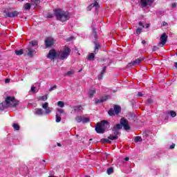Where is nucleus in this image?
<instances>
[{
  "label": "nucleus",
  "mask_w": 177,
  "mask_h": 177,
  "mask_svg": "<svg viewBox=\"0 0 177 177\" xmlns=\"http://www.w3.org/2000/svg\"><path fill=\"white\" fill-rule=\"evenodd\" d=\"M20 105V101L16 100L13 96H7L5 101L0 104V110L3 111L6 109H9V107H12L15 109Z\"/></svg>",
  "instance_id": "1"
},
{
  "label": "nucleus",
  "mask_w": 177,
  "mask_h": 177,
  "mask_svg": "<svg viewBox=\"0 0 177 177\" xmlns=\"http://www.w3.org/2000/svg\"><path fill=\"white\" fill-rule=\"evenodd\" d=\"M122 127L125 131H129V129H131V127H129V122L127 119L124 118L120 119V124H117L113 127L112 131L113 132V135L118 136V135H120V129H121Z\"/></svg>",
  "instance_id": "2"
},
{
  "label": "nucleus",
  "mask_w": 177,
  "mask_h": 177,
  "mask_svg": "<svg viewBox=\"0 0 177 177\" xmlns=\"http://www.w3.org/2000/svg\"><path fill=\"white\" fill-rule=\"evenodd\" d=\"M110 128V122L107 120H102L97 123L95 127V132L97 133H104L106 131H109Z\"/></svg>",
  "instance_id": "3"
},
{
  "label": "nucleus",
  "mask_w": 177,
  "mask_h": 177,
  "mask_svg": "<svg viewBox=\"0 0 177 177\" xmlns=\"http://www.w3.org/2000/svg\"><path fill=\"white\" fill-rule=\"evenodd\" d=\"M55 17L59 21H67L70 19V13L62 10H55Z\"/></svg>",
  "instance_id": "4"
},
{
  "label": "nucleus",
  "mask_w": 177,
  "mask_h": 177,
  "mask_svg": "<svg viewBox=\"0 0 177 177\" xmlns=\"http://www.w3.org/2000/svg\"><path fill=\"white\" fill-rule=\"evenodd\" d=\"M70 53H71V49L68 47H65L62 50L58 51L57 59L64 60V59L68 57Z\"/></svg>",
  "instance_id": "5"
},
{
  "label": "nucleus",
  "mask_w": 177,
  "mask_h": 177,
  "mask_svg": "<svg viewBox=\"0 0 177 177\" xmlns=\"http://www.w3.org/2000/svg\"><path fill=\"white\" fill-rule=\"evenodd\" d=\"M167 41H168V35L165 32L160 36V42L158 44V46H164Z\"/></svg>",
  "instance_id": "6"
},
{
  "label": "nucleus",
  "mask_w": 177,
  "mask_h": 177,
  "mask_svg": "<svg viewBox=\"0 0 177 177\" xmlns=\"http://www.w3.org/2000/svg\"><path fill=\"white\" fill-rule=\"evenodd\" d=\"M57 55H58V52L57 53L56 50L52 49V50H50L47 55V57L50 60H55V59H57Z\"/></svg>",
  "instance_id": "7"
},
{
  "label": "nucleus",
  "mask_w": 177,
  "mask_h": 177,
  "mask_svg": "<svg viewBox=\"0 0 177 177\" xmlns=\"http://www.w3.org/2000/svg\"><path fill=\"white\" fill-rule=\"evenodd\" d=\"M154 0H140L141 8H146V6H151Z\"/></svg>",
  "instance_id": "8"
},
{
  "label": "nucleus",
  "mask_w": 177,
  "mask_h": 177,
  "mask_svg": "<svg viewBox=\"0 0 177 177\" xmlns=\"http://www.w3.org/2000/svg\"><path fill=\"white\" fill-rule=\"evenodd\" d=\"M45 45L46 48H50V46H53L55 44V40L52 37H47L45 41Z\"/></svg>",
  "instance_id": "9"
},
{
  "label": "nucleus",
  "mask_w": 177,
  "mask_h": 177,
  "mask_svg": "<svg viewBox=\"0 0 177 177\" xmlns=\"http://www.w3.org/2000/svg\"><path fill=\"white\" fill-rule=\"evenodd\" d=\"M26 53L29 57H33L34 53H37L35 50H34V48H32V47H31V46H28L26 48Z\"/></svg>",
  "instance_id": "10"
},
{
  "label": "nucleus",
  "mask_w": 177,
  "mask_h": 177,
  "mask_svg": "<svg viewBox=\"0 0 177 177\" xmlns=\"http://www.w3.org/2000/svg\"><path fill=\"white\" fill-rule=\"evenodd\" d=\"M19 15V12L17 11H13L12 12H8L6 15H4V17L6 19V17H17V16Z\"/></svg>",
  "instance_id": "11"
},
{
  "label": "nucleus",
  "mask_w": 177,
  "mask_h": 177,
  "mask_svg": "<svg viewBox=\"0 0 177 177\" xmlns=\"http://www.w3.org/2000/svg\"><path fill=\"white\" fill-rule=\"evenodd\" d=\"M109 100V96L106 95V96H104L98 100L96 99L95 101V104H100V103H103V102H106V100Z\"/></svg>",
  "instance_id": "12"
},
{
  "label": "nucleus",
  "mask_w": 177,
  "mask_h": 177,
  "mask_svg": "<svg viewBox=\"0 0 177 177\" xmlns=\"http://www.w3.org/2000/svg\"><path fill=\"white\" fill-rule=\"evenodd\" d=\"M143 60L142 58H138L135 61L129 63L128 67H132V66H136V64H140V62Z\"/></svg>",
  "instance_id": "13"
},
{
  "label": "nucleus",
  "mask_w": 177,
  "mask_h": 177,
  "mask_svg": "<svg viewBox=\"0 0 177 177\" xmlns=\"http://www.w3.org/2000/svg\"><path fill=\"white\" fill-rule=\"evenodd\" d=\"M94 44H95L94 53L95 55H97V53H99V49L102 48V46H100V44H99L97 41H95Z\"/></svg>",
  "instance_id": "14"
},
{
  "label": "nucleus",
  "mask_w": 177,
  "mask_h": 177,
  "mask_svg": "<svg viewBox=\"0 0 177 177\" xmlns=\"http://www.w3.org/2000/svg\"><path fill=\"white\" fill-rule=\"evenodd\" d=\"M121 111H108L109 117H118V115Z\"/></svg>",
  "instance_id": "15"
},
{
  "label": "nucleus",
  "mask_w": 177,
  "mask_h": 177,
  "mask_svg": "<svg viewBox=\"0 0 177 177\" xmlns=\"http://www.w3.org/2000/svg\"><path fill=\"white\" fill-rule=\"evenodd\" d=\"M50 111H36L35 112V115H43V114H50Z\"/></svg>",
  "instance_id": "16"
},
{
  "label": "nucleus",
  "mask_w": 177,
  "mask_h": 177,
  "mask_svg": "<svg viewBox=\"0 0 177 177\" xmlns=\"http://www.w3.org/2000/svg\"><path fill=\"white\" fill-rule=\"evenodd\" d=\"M87 59L90 61H93L95 60V53H91L88 55L87 57Z\"/></svg>",
  "instance_id": "17"
},
{
  "label": "nucleus",
  "mask_w": 177,
  "mask_h": 177,
  "mask_svg": "<svg viewBox=\"0 0 177 177\" xmlns=\"http://www.w3.org/2000/svg\"><path fill=\"white\" fill-rule=\"evenodd\" d=\"M37 45H38V41L33 40V41L29 42L28 46H31V48H32L33 46H37Z\"/></svg>",
  "instance_id": "18"
},
{
  "label": "nucleus",
  "mask_w": 177,
  "mask_h": 177,
  "mask_svg": "<svg viewBox=\"0 0 177 177\" xmlns=\"http://www.w3.org/2000/svg\"><path fill=\"white\" fill-rule=\"evenodd\" d=\"M15 55L17 56H21V55H23L24 53V50L19 49V50H15Z\"/></svg>",
  "instance_id": "19"
},
{
  "label": "nucleus",
  "mask_w": 177,
  "mask_h": 177,
  "mask_svg": "<svg viewBox=\"0 0 177 177\" xmlns=\"http://www.w3.org/2000/svg\"><path fill=\"white\" fill-rule=\"evenodd\" d=\"M89 121H91V119H89V118H85V117L82 116V122L83 124H86V123L89 122Z\"/></svg>",
  "instance_id": "20"
},
{
  "label": "nucleus",
  "mask_w": 177,
  "mask_h": 177,
  "mask_svg": "<svg viewBox=\"0 0 177 177\" xmlns=\"http://www.w3.org/2000/svg\"><path fill=\"white\" fill-rule=\"evenodd\" d=\"M73 110L75 111H82V110H84V108L82 107V106H74Z\"/></svg>",
  "instance_id": "21"
},
{
  "label": "nucleus",
  "mask_w": 177,
  "mask_h": 177,
  "mask_svg": "<svg viewBox=\"0 0 177 177\" xmlns=\"http://www.w3.org/2000/svg\"><path fill=\"white\" fill-rule=\"evenodd\" d=\"M106 174L108 175H111V174H114V168L113 167H109L106 170Z\"/></svg>",
  "instance_id": "22"
},
{
  "label": "nucleus",
  "mask_w": 177,
  "mask_h": 177,
  "mask_svg": "<svg viewBox=\"0 0 177 177\" xmlns=\"http://www.w3.org/2000/svg\"><path fill=\"white\" fill-rule=\"evenodd\" d=\"M41 3V1L39 0H31V5H35L36 6Z\"/></svg>",
  "instance_id": "23"
},
{
  "label": "nucleus",
  "mask_w": 177,
  "mask_h": 177,
  "mask_svg": "<svg viewBox=\"0 0 177 177\" xmlns=\"http://www.w3.org/2000/svg\"><path fill=\"white\" fill-rule=\"evenodd\" d=\"M114 111H121V106L120 105H113Z\"/></svg>",
  "instance_id": "24"
},
{
  "label": "nucleus",
  "mask_w": 177,
  "mask_h": 177,
  "mask_svg": "<svg viewBox=\"0 0 177 177\" xmlns=\"http://www.w3.org/2000/svg\"><path fill=\"white\" fill-rule=\"evenodd\" d=\"M96 93V91L95 90H90L88 91V96L89 97H93V95H95Z\"/></svg>",
  "instance_id": "25"
},
{
  "label": "nucleus",
  "mask_w": 177,
  "mask_h": 177,
  "mask_svg": "<svg viewBox=\"0 0 177 177\" xmlns=\"http://www.w3.org/2000/svg\"><path fill=\"white\" fill-rule=\"evenodd\" d=\"M108 139H109L110 140H117V139H118V136H109L108 137Z\"/></svg>",
  "instance_id": "26"
},
{
  "label": "nucleus",
  "mask_w": 177,
  "mask_h": 177,
  "mask_svg": "<svg viewBox=\"0 0 177 177\" xmlns=\"http://www.w3.org/2000/svg\"><path fill=\"white\" fill-rule=\"evenodd\" d=\"M12 128H14L15 131H20V126H19L17 123H14L12 124Z\"/></svg>",
  "instance_id": "27"
},
{
  "label": "nucleus",
  "mask_w": 177,
  "mask_h": 177,
  "mask_svg": "<svg viewBox=\"0 0 177 177\" xmlns=\"http://www.w3.org/2000/svg\"><path fill=\"white\" fill-rule=\"evenodd\" d=\"M75 121L77 122V123H80V122H82V116L81 115H77L75 117Z\"/></svg>",
  "instance_id": "28"
},
{
  "label": "nucleus",
  "mask_w": 177,
  "mask_h": 177,
  "mask_svg": "<svg viewBox=\"0 0 177 177\" xmlns=\"http://www.w3.org/2000/svg\"><path fill=\"white\" fill-rule=\"evenodd\" d=\"M24 9L25 10H30V9H31V4L30 3H26L24 6Z\"/></svg>",
  "instance_id": "29"
},
{
  "label": "nucleus",
  "mask_w": 177,
  "mask_h": 177,
  "mask_svg": "<svg viewBox=\"0 0 177 177\" xmlns=\"http://www.w3.org/2000/svg\"><path fill=\"white\" fill-rule=\"evenodd\" d=\"M134 141L136 143H138L139 142H142V137L141 136H136L134 138Z\"/></svg>",
  "instance_id": "30"
},
{
  "label": "nucleus",
  "mask_w": 177,
  "mask_h": 177,
  "mask_svg": "<svg viewBox=\"0 0 177 177\" xmlns=\"http://www.w3.org/2000/svg\"><path fill=\"white\" fill-rule=\"evenodd\" d=\"M74 73H75V71H74L73 70L69 71L65 74V75L68 77H71L74 74Z\"/></svg>",
  "instance_id": "31"
},
{
  "label": "nucleus",
  "mask_w": 177,
  "mask_h": 177,
  "mask_svg": "<svg viewBox=\"0 0 177 177\" xmlns=\"http://www.w3.org/2000/svg\"><path fill=\"white\" fill-rule=\"evenodd\" d=\"M100 142H101V143H111V141H110L107 138H102V139H101Z\"/></svg>",
  "instance_id": "32"
},
{
  "label": "nucleus",
  "mask_w": 177,
  "mask_h": 177,
  "mask_svg": "<svg viewBox=\"0 0 177 177\" xmlns=\"http://www.w3.org/2000/svg\"><path fill=\"white\" fill-rule=\"evenodd\" d=\"M62 121V115H60L59 113L56 114V122H60Z\"/></svg>",
  "instance_id": "33"
},
{
  "label": "nucleus",
  "mask_w": 177,
  "mask_h": 177,
  "mask_svg": "<svg viewBox=\"0 0 177 177\" xmlns=\"http://www.w3.org/2000/svg\"><path fill=\"white\" fill-rule=\"evenodd\" d=\"M57 106H58V107H61V108L64 107V102H63V101H59V102H57Z\"/></svg>",
  "instance_id": "34"
},
{
  "label": "nucleus",
  "mask_w": 177,
  "mask_h": 177,
  "mask_svg": "<svg viewBox=\"0 0 177 177\" xmlns=\"http://www.w3.org/2000/svg\"><path fill=\"white\" fill-rule=\"evenodd\" d=\"M90 7L97 8V7H99V3H97V1H95L93 3L90 5Z\"/></svg>",
  "instance_id": "35"
},
{
  "label": "nucleus",
  "mask_w": 177,
  "mask_h": 177,
  "mask_svg": "<svg viewBox=\"0 0 177 177\" xmlns=\"http://www.w3.org/2000/svg\"><path fill=\"white\" fill-rule=\"evenodd\" d=\"M39 100H43V102L48 100V95H43L39 97Z\"/></svg>",
  "instance_id": "36"
},
{
  "label": "nucleus",
  "mask_w": 177,
  "mask_h": 177,
  "mask_svg": "<svg viewBox=\"0 0 177 177\" xmlns=\"http://www.w3.org/2000/svg\"><path fill=\"white\" fill-rule=\"evenodd\" d=\"M168 115H171V117H176V111H170L168 112Z\"/></svg>",
  "instance_id": "37"
},
{
  "label": "nucleus",
  "mask_w": 177,
  "mask_h": 177,
  "mask_svg": "<svg viewBox=\"0 0 177 177\" xmlns=\"http://www.w3.org/2000/svg\"><path fill=\"white\" fill-rule=\"evenodd\" d=\"M48 106H49V104H48V102H45L44 104H43L42 107L43 109L46 110V109H48Z\"/></svg>",
  "instance_id": "38"
},
{
  "label": "nucleus",
  "mask_w": 177,
  "mask_h": 177,
  "mask_svg": "<svg viewBox=\"0 0 177 177\" xmlns=\"http://www.w3.org/2000/svg\"><path fill=\"white\" fill-rule=\"evenodd\" d=\"M142 31H143V30H142V28H137V30H136V34H138V35H139L140 34V32H142Z\"/></svg>",
  "instance_id": "39"
},
{
  "label": "nucleus",
  "mask_w": 177,
  "mask_h": 177,
  "mask_svg": "<svg viewBox=\"0 0 177 177\" xmlns=\"http://www.w3.org/2000/svg\"><path fill=\"white\" fill-rule=\"evenodd\" d=\"M57 88V86L54 85L50 89H49V92H52V91H55V89H56Z\"/></svg>",
  "instance_id": "40"
},
{
  "label": "nucleus",
  "mask_w": 177,
  "mask_h": 177,
  "mask_svg": "<svg viewBox=\"0 0 177 177\" xmlns=\"http://www.w3.org/2000/svg\"><path fill=\"white\" fill-rule=\"evenodd\" d=\"M104 73H102V72L100 73V74L98 75V80H102L103 78V75Z\"/></svg>",
  "instance_id": "41"
},
{
  "label": "nucleus",
  "mask_w": 177,
  "mask_h": 177,
  "mask_svg": "<svg viewBox=\"0 0 177 177\" xmlns=\"http://www.w3.org/2000/svg\"><path fill=\"white\" fill-rule=\"evenodd\" d=\"M147 103H148L149 104H151V103H153V100H151V98L148 99V100H147Z\"/></svg>",
  "instance_id": "42"
},
{
  "label": "nucleus",
  "mask_w": 177,
  "mask_h": 177,
  "mask_svg": "<svg viewBox=\"0 0 177 177\" xmlns=\"http://www.w3.org/2000/svg\"><path fill=\"white\" fill-rule=\"evenodd\" d=\"M96 32H97L96 29L95 28H93V35L96 36Z\"/></svg>",
  "instance_id": "43"
},
{
  "label": "nucleus",
  "mask_w": 177,
  "mask_h": 177,
  "mask_svg": "<svg viewBox=\"0 0 177 177\" xmlns=\"http://www.w3.org/2000/svg\"><path fill=\"white\" fill-rule=\"evenodd\" d=\"M157 49H158V47H157V46H153V52H156V50H157Z\"/></svg>",
  "instance_id": "44"
},
{
  "label": "nucleus",
  "mask_w": 177,
  "mask_h": 177,
  "mask_svg": "<svg viewBox=\"0 0 177 177\" xmlns=\"http://www.w3.org/2000/svg\"><path fill=\"white\" fill-rule=\"evenodd\" d=\"M47 17H48V19H52V17H53V15H52V14H48Z\"/></svg>",
  "instance_id": "45"
},
{
  "label": "nucleus",
  "mask_w": 177,
  "mask_h": 177,
  "mask_svg": "<svg viewBox=\"0 0 177 177\" xmlns=\"http://www.w3.org/2000/svg\"><path fill=\"white\" fill-rule=\"evenodd\" d=\"M169 149L171 150H172V149H175V144H172L170 147H169Z\"/></svg>",
  "instance_id": "46"
},
{
  "label": "nucleus",
  "mask_w": 177,
  "mask_h": 177,
  "mask_svg": "<svg viewBox=\"0 0 177 177\" xmlns=\"http://www.w3.org/2000/svg\"><path fill=\"white\" fill-rule=\"evenodd\" d=\"M102 74H104V73H106V66H104L102 71Z\"/></svg>",
  "instance_id": "47"
},
{
  "label": "nucleus",
  "mask_w": 177,
  "mask_h": 177,
  "mask_svg": "<svg viewBox=\"0 0 177 177\" xmlns=\"http://www.w3.org/2000/svg\"><path fill=\"white\" fill-rule=\"evenodd\" d=\"M139 26H141L142 27V28H145V26H143V23H142V21H140L138 23Z\"/></svg>",
  "instance_id": "48"
},
{
  "label": "nucleus",
  "mask_w": 177,
  "mask_h": 177,
  "mask_svg": "<svg viewBox=\"0 0 177 177\" xmlns=\"http://www.w3.org/2000/svg\"><path fill=\"white\" fill-rule=\"evenodd\" d=\"M5 82H6V84L10 82V79H6Z\"/></svg>",
  "instance_id": "49"
},
{
  "label": "nucleus",
  "mask_w": 177,
  "mask_h": 177,
  "mask_svg": "<svg viewBox=\"0 0 177 177\" xmlns=\"http://www.w3.org/2000/svg\"><path fill=\"white\" fill-rule=\"evenodd\" d=\"M31 91L34 93H35V86H32L31 87Z\"/></svg>",
  "instance_id": "50"
},
{
  "label": "nucleus",
  "mask_w": 177,
  "mask_h": 177,
  "mask_svg": "<svg viewBox=\"0 0 177 177\" xmlns=\"http://www.w3.org/2000/svg\"><path fill=\"white\" fill-rule=\"evenodd\" d=\"M168 26V23L165 22V21H163L162 22V26Z\"/></svg>",
  "instance_id": "51"
},
{
  "label": "nucleus",
  "mask_w": 177,
  "mask_h": 177,
  "mask_svg": "<svg viewBox=\"0 0 177 177\" xmlns=\"http://www.w3.org/2000/svg\"><path fill=\"white\" fill-rule=\"evenodd\" d=\"M3 13H6V15H8V13H9L8 10V9L4 10Z\"/></svg>",
  "instance_id": "52"
},
{
  "label": "nucleus",
  "mask_w": 177,
  "mask_h": 177,
  "mask_svg": "<svg viewBox=\"0 0 177 177\" xmlns=\"http://www.w3.org/2000/svg\"><path fill=\"white\" fill-rule=\"evenodd\" d=\"M138 96L142 97V96H143V94H142L141 92H139V93H138Z\"/></svg>",
  "instance_id": "53"
},
{
  "label": "nucleus",
  "mask_w": 177,
  "mask_h": 177,
  "mask_svg": "<svg viewBox=\"0 0 177 177\" xmlns=\"http://www.w3.org/2000/svg\"><path fill=\"white\" fill-rule=\"evenodd\" d=\"M145 27L146 28H149V27H150V24H147Z\"/></svg>",
  "instance_id": "54"
},
{
  "label": "nucleus",
  "mask_w": 177,
  "mask_h": 177,
  "mask_svg": "<svg viewBox=\"0 0 177 177\" xmlns=\"http://www.w3.org/2000/svg\"><path fill=\"white\" fill-rule=\"evenodd\" d=\"M124 161H129V158L128 157L124 158Z\"/></svg>",
  "instance_id": "55"
},
{
  "label": "nucleus",
  "mask_w": 177,
  "mask_h": 177,
  "mask_svg": "<svg viewBox=\"0 0 177 177\" xmlns=\"http://www.w3.org/2000/svg\"><path fill=\"white\" fill-rule=\"evenodd\" d=\"M93 7H91V6H89L88 8H87V10H91V9H92Z\"/></svg>",
  "instance_id": "56"
},
{
  "label": "nucleus",
  "mask_w": 177,
  "mask_h": 177,
  "mask_svg": "<svg viewBox=\"0 0 177 177\" xmlns=\"http://www.w3.org/2000/svg\"><path fill=\"white\" fill-rule=\"evenodd\" d=\"M172 8H176V3H174L171 5Z\"/></svg>",
  "instance_id": "57"
},
{
  "label": "nucleus",
  "mask_w": 177,
  "mask_h": 177,
  "mask_svg": "<svg viewBox=\"0 0 177 177\" xmlns=\"http://www.w3.org/2000/svg\"><path fill=\"white\" fill-rule=\"evenodd\" d=\"M142 44L143 45H145V44H146L145 40H142Z\"/></svg>",
  "instance_id": "58"
},
{
  "label": "nucleus",
  "mask_w": 177,
  "mask_h": 177,
  "mask_svg": "<svg viewBox=\"0 0 177 177\" xmlns=\"http://www.w3.org/2000/svg\"><path fill=\"white\" fill-rule=\"evenodd\" d=\"M57 145V146H59V147H62V144L58 142Z\"/></svg>",
  "instance_id": "59"
},
{
  "label": "nucleus",
  "mask_w": 177,
  "mask_h": 177,
  "mask_svg": "<svg viewBox=\"0 0 177 177\" xmlns=\"http://www.w3.org/2000/svg\"><path fill=\"white\" fill-rule=\"evenodd\" d=\"M174 67H176V68H177V62L174 63Z\"/></svg>",
  "instance_id": "60"
},
{
  "label": "nucleus",
  "mask_w": 177,
  "mask_h": 177,
  "mask_svg": "<svg viewBox=\"0 0 177 177\" xmlns=\"http://www.w3.org/2000/svg\"><path fill=\"white\" fill-rule=\"evenodd\" d=\"M131 117H132L133 118H136L135 114H131Z\"/></svg>",
  "instance_id": "61"
},
{
  "label": "nucleus",
  "mask_w": 177,
  "mask_h": 177,
  "mask_svg": "<svg viewBox=\"0 0 177 177\" xmlns=\"http://www.w3.org/2000/svg\"><path fill=\"white\" fill-rule=\"evenodd\" d=\"M109 111H113V109H111L109 110Z\"/></svg>",
  "instance_id": "62"
},
{
  "label": "nucleus",
  "mask_w": 177,
  "mask_h": 177,
  "mask_svg": "<svg viewBox=\"0 0 177 177\" xmlns=\"http://www.w3.org/2000/svg\"><path fill=\"white\" fill-rule=\"evenodd\" d=\"M37 111H42V109H39L37 110Z\"/></svg>",
  "instance_id": "63"
},
{
  "label": "nucleus",
  "mask_w": 177,
  "mask_h": 177,
  "mask_svg": "<svg viewBox=\"0 0 177 177\" xmlns=\"http://www.w3.org/2000/svg\"><path fill=\"white\" fill-rule=\"evenodd\" d=\"M86 177H91V176H86Z\"/></svg>",
  "instance_id": "64"
}]
</instances>
